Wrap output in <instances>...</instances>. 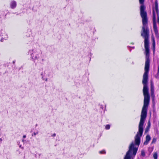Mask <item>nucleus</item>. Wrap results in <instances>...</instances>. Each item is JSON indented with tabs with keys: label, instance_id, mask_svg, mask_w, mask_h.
Listing matches in <instances>:
<instances>
[{
	"label": "nucleus",
	"instance_id": "f257e3e1",
	"mask_svg": "<svg viewBox=\"0 0 159 159\" xmlns=\"http://www.w3.org/2000/svg\"><path fill=\"white\" fill-rule=\"evenodd\" d=\"M139 3L142 4L140 7V15L142 19L143 27L141 35L144 39V48L145 49L146 61H150L149 59V30L148 26L147 14L145 11V7L143 5L144 0H139Z\"/></svg>",
	"mask_w": 159,
	"mask_h": 159
},
{
	"label": "nucleus",
	"instance_id": "f03ea898",
	"mask_svg": "<svg viewBox=\"0 0 159 159\" xmlns=\"http://www.w3.org/2000/svg\"><path fill=\"white\" fill-rule=\"evenodd\" d=\"M28 52L30 54L31 58L34 62L35 60H38L39 58V55L41 53L40 49L37 48L30 50Z\"/></svg>",
	"mask_w": 159,
	"mask_h": 159
},
{
	"label": "nucleus",
	"instance_id": "7ed1b4c3",
	"mask_svg": "<svg viewBox=\"0 0 159 159\" xmlns=\"http://www.w3.org/2000/svg\"><path fill=\"white\" fill-rule=\"evenodd\" d=\"M153 27L154 31L155 34L158 33V30L157 29V26L156 23V15L155 12L154 10L153 11Z\"/></svg>",
	"mask_w": 159,
	"mask_h": 159
},
{
	"label": "nucleus",
	"instance_id": "20e7f679",
	"mask_svg": "<svg viewBox=\"0 0 159 159\" xmlns=\"http://www.w3.org/2000/svg\"><path fill=\"white\" fill-rule=\"evenodd\" d=\"M155 7L153 9V10H154L155 12H156V14L157 15V22L159 24V10L158 7V4L157 1L156 0L155 2Z\"/></svg>",
	"mask_w": 159,
	"mask_h": 159
},
{
	"label": "nucleus",
	"instance_id": "39448f33",
	"mask_svg": "<svg viewBox=\"0 0 159 159\" xmlns=\"http://www.w3.org/2000/svg\"><path fill=\"white\" fill-rule=\"evenodd\" d=\"M17 6V3L16 1L12 0L11 1L10 3V6L12 9H14Z\"/></svg>",
	"mask_w": 159,
	"mask_h": 159
},
{
	"label": "nucleus",
	"instance_id": "423d86ee",
	"mask_svg": "<svg viewBox=\"0 0 159 159\" xmlns=\"http://www.w3.org/2000/svg\"><path fill=\"white\" fill-rule=\"evenodd\" d=\"M151 139V138L150 136L148 134L146 136V141L144 142V144L145 145H147L148 143Z\"/></svg>",
	"mask_w": 159,
	"mask_h": 159
},
{
	"label": "nucleus",
	"instance_id": "0eeeda50",
	"mask_svg": "<svg viewBox=\"0 0 159 159\" xmlns=\"http://www.w3.org/2000/svg\"><path fill=\"white\" fill-rule=\"evenodd\" d=\"M152 46H153V52H154L155 49V42L154 39H153L152 41Z\"/></svg>",
	"mask_w": 159,
	"mask_h": 159
},
{
	"label": "nucleus",
	"instance_id": "6e6552de",
	"mask_svg": "<svg viewBox=\"0 0 159 159\" xmlns=\"http://www.w3.org/2000/svg\"><path fill=\"white\" fill-rule=\"evenodd\" d=\"M154 87L152 84L151 85V93H154Z\"/></svg>",
	"mask_w": 159,
	"mask_h": 159
},
{
	"label": "nucleus",
	"instance_id": "1a4fd4ad",
	"mask_svg": "<svg viewBox=\"0 0 159 159\" xmlns=\"http://www.w3.org/2000/svg\"><path fill=\"white\" fill-rule=\"evenodd\" d=\"M141 155L143 157H144L145 156V151L143 150H142L141 151Z\"/></svg>",
	"mask_w": 159,
	"mask_h": 159
},
{
	"label": "nucleus",
	"instance_id": "9d476101",
	"mask_svg": "<svg viewBox=\"0 0 159 159\" xmlns=\"http://www.w3.org/2000/svg\"><path fill=\"white\" fill-rule=\"evenodd\" d=\"M153 157L154 159H157V153H155L154 154Z\"/></svg>",
	"mask_w": 159,
	"mask_h": 159
},
{
	"label": "nucleus",
	"instance_id": "9b49d317",
	"mask_svg": "<svg viewBox=\"0 0 159 159\" xmlns=\"http://www.w3.org/2000/svg\"><path fill=\"white\" fill-rule=\"evenodd\" d=\"M41 75L42 76V79L43 80H45L46 81H47V80H48V79H47V78H46V79H45V78H44V76L43 75V73L41 74Z\"/></svg>",
	"mask_w": 159,
	"mask_h": 159
},
{
	"label": "nucleus",
	"instance_id": "f8f14e48",
	"mask_svg": "<svg viewBox=\"0 0 159 159\" xmlns=\"http://www.w3.org/2000/svg\"><path fill=\"white\" fill-rule=\"evenodd\" d=\"M110 126L109 125H106L105 126V129H110Z\"/></svg>",
	"mask_w": 159,
	"mask_h": 159
},
{
	"label": "nucleus",
	"instance_id": "ddd939ff",
	"mask_svg": "<svg viewBox=\"0 0 159 159\" xmlns=\"http://www.w3.org/2000/svg\"><path fill=\"white\" fill-rule=\"evenodd\" d=\"M99 153L100 154H105L106 153V152L104 150H102L99 152Z\"/></svg>",
	"mask_w": 159,
	"mask_h": 159
},
{
	"label": "nucleus",
	"instance_id": "4468645a",
	"mask_svg": "<svg viewBox=\"0 0 159 159\" xmlns=\"http://www.w3.org/2000/svg\"><path fill=\"white\" fill-rule=\"evenodd\" d=\"M151 96L152 99L153 100H154V97H155L154 93H151Z\"/></svg>",
	"mask_w": 159,
	"mask_h": 159
},
{
	"label": "nucleus",
	"instance_id": "2eb2a0df",
	"mask_svg": "<svg viewBox=\"0 0 159 159\" xmlns=\"http://www.w3.org/2000/svg\"><path fill=\"white\" fill-rule=\"evenodd\" d=\"M6 37H5L3 38H2L0 40V41H1V42H2L3 41V40L4 39H7V35L6 34Z\"/></svg>",
	"mask_w": 159,
	"mask_h": 159
},
{
	"label": "nucleus",
	"instance_id": "dca6fc26",
	"mask_svg": "<svg viewBox=\"0 0 159 159\" xmlns=\"http://www.w3.org/2000/svg\"><path fill=\"white\" fill-rule=\"evenodd\" d=\"M156 141V139L155 138H153L152 142V143H155Z\"/></svg>",
	"mask_w": 159,
	"mask_h": 159
},
{
	"label": "nucleus",
	"instance_id": "f3484780",
	"mask_svg": "<svg viewBox=\"0 0 159 159\" xmlns=\"http://www.w3.org/2000/svg\"><path fill=\"white\" fill-rule=\"evenodd\" d=\"M150 125H151V124H150V121H148V126H147L148 128H150Z\"/></svg>",
	"mask_w": 159,
	"mask_h": 159
},
{
	"label": "nucleus",
	"instance_id": "a211bd4d",
	"mask_svg": "<svg viewBox=\"0 0 159 159\" xmlns=\"http://www.w3.org/2000/svg\"><path fill=\"white\" fill-rule=\"evenodd\" d=\"M38 134V132H36V133H35V132H34V133H33V135H36L37 134ZM32 135H33V134H32Z\"/></svg>",
	"mask_w": 159,
	"mask_h": 159
},
{
	"label": "nucleus",
	"instance_id": "6ab92c4d",
	"mask_svg": "<svg viewBox=\"0 0 159 159\" xmlns=\"http://www.w3.org/2000/svg\"><path fill=\"white\" fill-rule=\"evenodd\" d=\"M149 128H148V127L146 129V130H145V132H148V129H149Z\"/></svg>",
	"mask_w": 159,
	"mask_h": 159
},
{
	"label": "nucleus",
	"instance_id": "aec40b11",
	"mask_svg": "<svg viewBox=\"0 0 159 159\" xmlns=\"http://www.w3.org/2000/svg\"><path fill=\"white\" fill-rule=\"evenodd\" d=\"M56 135V134H54L52 135V136H53V137H54V136H55Z\"/></svg>",
	"mask_w": 159,
	"mask_h": 159
},
{
	"label": "nucleus",
	"instance_id": "412c9836",
	"mask_svg": "<svg viewBox=\"0 0 159 159\" xmlns=\"http://www.w3.org/2000/svg\"><path fill=\"white\" fill-rule=\"evenodd\" d=\"M157 75L158 76L159 75V71L158 70H157Z\"/></svg>",
	"mask_w": 159,
	"mask_h": 159
},
{
	"label": "nucleus",
	"instance_id": "4be33fe9",
	"mask_svg": "<svg viewBox=\"0 0 159 159\" xmlns=\"http://www.w3.org/2000/svg\"><path fill=\"white\" fill-rule=\"evenodd\" d=\"M26 135H23V138H26Z\"/></svg>",
	"mask_w": 159,
	"mask_h": 159
},
{
	"label": "nucleus",
	"instance_id": "5701e85b",
	"mask_svg": "<svg viewBox=\"0 0 159 159\" xmlns=\"http://www.w3.org/2000/svg\"><path fill=\"white\" fill-rule=\"evenodd\" d=\"M158 70L159 71V66H158Z\"/></svg>",
	"mask_w": 159,
	"mask_h": 159
},
{
	"label": "nucleus",
	"instance_id": "b1692460",
	"mask_svg": "<svg viewBox=\"0 0 159 159\" xmlns=\"http://www.w3.org/2000/svg\"><path fill=\"white\" fill-rule=\"evenodd\" d=\"M0 141H2V139L1 138H0Z\"/></svg>",
	"mask_w": 159,
	"mask_h": 159
},
{
	"label": "nucleus",
	"instance_id": "393cba45",
	"mask_svg": "<svg viewBox=\"0 0 159 159\" xmlns=\"http://www.w3.org/2000/svg\"><path fill=\"white\" fill-rule=\"evenodd\" d=\"M19 147H20V148H21V145H20L19 146Z\"/></svg>",
	"mask_w": 159,
	"mask_h": 159
},
{
	"label": "nucleus",
	"instance_id": "a878e982",
	"mask_svg": "<svg viewBox=\"0 0 159 159\" xmlns=\"http://www.w3.org/2000/svg\"><path fill=\"white\" fill-rule=\"evenodd\" d=\"M13 63H15V61H13Z\"/></svg>",
	"mask_w": 159,
	"mask_h": 159
}]
</instances>
